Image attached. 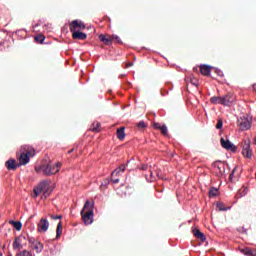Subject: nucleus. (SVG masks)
<instances>
[{
  "mask_svg": "<svg viewBox=\"0 0 256 256\" xmlns=\"http://www.w3.org/2000/svg\"><path fill=\"white\" fill-rule=\"evenodd\" d=\"M85 22L79 20H73L70 23V31H83L85 29Z\"/></svg>",
  "mask_w": 256,
  "mask_h": 256,
  "instance_id": "8",
  "label": "nucleus"
},
{
  "mask_svg": "<svg viewBox=\"0 0 256 256\" xmlns=\"http://www.w3.org/2000/svg\"><path fill=\"white\" fill-rule=\"evenodd\" d=\"M251 123H253V117L248 114H244L237 119V125L240 131H249V129H251Z\"/></svg>",
  "mask_w": 256,
  "mask_h": 256,
  "instance_id": "4",
  "label": "nucleus"
},
{
  "mask_svg": "<svg viewBox=\"0 0 256 256\" xmlns=\"http://www.w3.org/2000/svg\"><path fill=\"white\" fill-rule=\"evenodd\" d=\"M74 149H71L68 151V154L70 155V153H73Z\"/></svg>",
  "mask_w": 256,
  "mask_h": 256,
  "instance_id": "42",
  "label": "nucleus"
},
{
  "mask_svg": "<svg viewBox=\"0 0 256 256\" xmlns=\"http://www.w3.org/2000/svg\"><path fill=\"white\" fill-rule=\"evenodd\" d=\"M126 67H133V63H128Z\"/></svg>",
  "mask_w": 256,
  "mask_h": 256,
  "instance_id": "41",
  "label": "nucleus"
},
{
  "mask_svg": "<svg viewBox=\"0 0 256 256\" xmlns=\"http://www.w3.org/2000/svg\"><path fill=\"white\" fill-rule=\"evenodd\" d=\"M95 131H97V128H94Z\"/></svg>",
  "mask_w": 256,
  "mask_h": 256,
  "instance_id": "46",
  "label": "nucleus"
},
{
  "mask_svg": "<svg viewBox=\"0 0 256 256\" xmlns=\"http://www.w3.org/2000/svg\"><path fill=\"white\" fill-rule=\"evenodd\" d=\"M100 41H102V43H105V45H111V43H113L111 38H107V36L101 34L99 36Z\"/></svg>",
  "mask_w": 256,
  "mask_h": 256,
  "instance_id": "22",
  "label": "nucleus"
},
{
  "mask_svg": "<svg viewBox=\"0 0 256 256\" xmlns=\"http://www.w3.org/2000/svg\"><path fill=\"white\" fill-rule=\"evenodd\" d=\"M220 144L223 149H226V151H231L232 153L237 152V146H235V144H233L231 141L227 139L225 140V138L220 139Z\"/></svg>",
  "mask_w": 256,
  "mask_h": 256,
  "instance_id": "6",
  "label": "nucleus"
},
{
  "mask_svg": "<svg viewBox=\"0 0 256 256\" xmlns=\"http://www.w3.org/2000/svg\"><path fill=\"white\" fill-rule=\"evenodd\" d=\"M23 239H25L24 236L16 237L12 244L13 249H19V247H21V243H23Z\"/></svg>",
  "mask_w": 256,
  "mask_h": 256,
  "instance_id": "19",
  "label": "nucleus"
},
{
  "mask_svg": "<svg viewBox=\"0 0 256 256\" xmlns=\"http://www.w3.org/2000/svg\"><path fill=\"white\" fill-rule=\"evenodd\" d=\"M53 190L49 188V183L41 182L36 188H34V198L37 199L41 193H43L44 199H47Z\"/></svg>",
  "mask_w": 256,
  "mask_h": 256,
  "instance_id": "3",
  "label": "nucleus"
},
{
  "mask_svg": "<svg viewBox=\"0 0 256 256\" xmlns=\"http://www.w3.org/2000/svg\"><path fill=\"white\" fill-rule=\"evenodd\" d=\"M111 181H112L113 185H115V184L119 183V178H113L112 177Z\"/></svg>",
  "mask_w": 256,
  "mask_h": 256,
  "instance_id": "38",
  "label": "nucleus"
},
{
  "mask_svg": "<svg viewBox=\"0 0 256 256\" xmlns=\"http://www.w3.org/2000/svg\"><path fill=\"white\" fill-rule=\"evenodd\" d=\"M50 218L51 219H54V220H56V219H63V215H53V214H50Z\"/></svg>",
  "mask_w": 256,
  "mask_h": 256,
  "instance_id": "36",
  "label": "nucleus"
},
{
  "mask_svg": "<svg viewBox=\"0 0 256 256\" xmlns=\"http://www.w3.org/2000/svg\"><path fill=\"white\" fill-rule=\"evenodd\" d=\"M30 243H32V249H35L36 253H41V251H43V243L39 242V241H31Z\"/></svg>",
  "mask_w": 256,
  "mask_h": 256,
  "instance_id": "17",
  "label": "nucleus"
},
{
  "mask_svg": "<svg viewBox=\"0 0 256 256\" xmlns=\"http://www.w3.org/2000/svg\"><path fill=\"white\" fill-rule=\"evenodd\" d=\"M232 103L233 101L231 100L230 95L221 96V105H223L224 107H231Z\"/></svg>",
  "mask_w": 256,
  "mask_h": 256,
  "instance_id": "15",
  "label": "nucleus"
},
{
  "mask_svg": "<svg viewBox=\"0 0 256 256\" xmlns=\"http://www.w3.org/2000/svg\"><path fill=\"white\" fill-rule=\"evenodd\" d=\"M240 253L245 256H255L256 253L251 250V248H242L240 249Z\"/></svg>",
  "mask_w": 256,
  "mask_h": 256,
  "instance_id": "21",
  "label": "nucleus"
},
{
  "mask_svg": "<svg viewBox=\"0 0 256 256\" xmlns=\"http://www.w3.org/2000/svg\"><path fill=\"white\" fill-rule=\"evenodd\" d=\"M116 134L117 138L123 141V139H125V127L118 128Z\"/></svg>",
  "mask_w": 256,
  "mask_h": 256,
  "instance_id": "20",
  "label": "nucleus"
},
{
  "mask_svg": "<svg viewBox=\"0 0 256 256\" xmlns=\"http://www.w3.org/2000/svg\"><path fill=\"white\" fill-rule=\"evenodd\" d=\"M159 131H161L162 135H164V137H167V125L162 124V127L159 129Z\"/></svg>",
  "mask_w": 256,
  "mask_h": 256,
  "instance_id": "30",
  "label": "nucleus"
},
{
  "mask_svg": "<svg viewBox=\"0 0 256 256\" xmlns=\"http://www.w3.org/2000/svg\"><path fill=\"white\" fill-rule=\"evenodd\" d=\"M10 224L13 225L14 229H16V231H21L23 224L19 221H10Z\"/></svg>",
  "mask_w": 256,
  "mask_h": 256,
  "instance_id": "23",
  "label": "nucleus"
},
{
  "mask_svg": "<svg viewBox=\"0 0 256 256\" xmlns=\"http://www.w3.org/2000/svg\"><path fill=\"white\" fill-rule=\"evenodd\" d=\"M63 233V224L61 222L58 223L57 229H56V239H59Z\"/></svg>",
  "mask_w": 256,
  "mask_h": 256,
  "instance_id": "24",
  "label": "nucleus"
},
{
  "mask_svg": "<svg viewBox=\"0 0 256 256\" xmlns=\"http://www.w3.org/2000/svg\"><path fill=\"white\" fill-rule=\"evenodd\" d=\"M192 85H195L197 87V83L193 82Z\"/></svg>",
  "mask_w": 256,
  "mask_h": 256,
  "instance_id": "43",
  "label": "nucleus"
},
{
  "mask_svg": "<svg viewBox=\"0 0 256 256\" xmlns=\"http://www.w3.org/2000/svg\"><path fill=\"white\" fill-rule=\"evenodd\" d=\"M216 129H223V120L219 119L216 124Z\"/></svg>",
  "mask_w": 256,
  "mask_h": 256,
  "instance_id": "33",
  "label": "nucleus"
},
{
  "mask_svg": "<svg viewBox=\"0 0 256 256\" xmlns=\"http://www.w3.org/2000/svg\"><path fill=\"white\" fill-rule=\"evenodd\" d=\"M216 209H217V211H229V209H231V207H225V204L218 202V203H216Z\"/></svg>",
  "mask_w": 256,
  "mask_h": 256,
  "instance_id": "25",
  "label": "nucleus"
},
{
  "mask_svg": "<svg viewBox=\"0 0 256 256\" xmlns=\"http://www.w3.org/2000/svg\"><path fill=\"white\" fill-rule=\"evenodd\" d=\"M72 33L73 39H77L78 41H85L87 39V34L81 32V30H70Z\"/></svg>",
  "mask_w": 256,
  "mask_h": 256,
  "instance_id": "11",
  "label": "nucleus"
},
{
  "mask_svg": "<svg viewBox=\"0 0 256 256\" xmlns=\"http://www.w3.org/2000/svg\"><path fill=\"white\" fill-rule=\"evenodd\" d=\"M20 256H33L30 251L24 250L20 253Z\"/></svg>",
  "mask_w": 256,
  "mask_h": 256,
  "instance_id": "34",
  "label": "nucleus"
},
{
  "mask_svg": "<svg viewBox=\"0 0 256 256\" xmlns=\"http://www.w3.org/2000/svg\"><path fill=\"white\" fill-rule=\"evenodd\" d=\"M49 229V221L45 218H42L38 223V233H47Z\"/></svg>",
  "mask_w": 256,
  "mask_h": 256,
  "instance_id": "10",
  "label": "nucleus"
},
{
  "mask_svg": "<svg viewBox=\"0 0 256 256\" xmlns=\"http://www.w3.org/2000/svg\"><path fill=\"white\" fill-rule=\"evenodd\" d=\"M5 167L8 169V171H15L17 167H21L20 164H17V161L15 159H9L5 162Z\"/></svg>",
  "mask_w": 256,
  "mask_h": 256,
  "instance_id": "12",
  "label": "nucleus"
},
{
  "mask_svg": "<svg viewBox=\"0 0 256 256\" xmlns=\"http://www.w3.org/2000/svg\"><path fill=\"white\" fill-rule=\"evenodd\" d=\"M131 161H135V158H131L126 162V164H121L118 168H116L112 172V177H115V175L116 177H118V175H121V173H125V170L127 169V167H129V163H131Z\"/></svg>",
  "mask_w": 256,
  "mask_h": 256,
  "instance_id": "7",
  "label": "nucleus"
},
{
  "mask_svg": "<svg viewBox=\"0 0 256 256\" xmlns=\"http://www.w3.org/2000/svg\"><path fill=\"white\" fill-rule=\"evenodd\" d=\"M0 256H3V253L0 252Z\"/></svg>",
  "mask_w": 256,
  "mask_h": 256,
  "instance_id": "45",
  "label": "nucleus"
},
{
  "mask_svg": "<svg viewBox=\"0 0 256 256\" xmlns=\"http://www.w3.org/2000/svg\"><path fill=\"white\" fill-rule=\"evenodd\" d=\"M148 167L149 166L147 164H143L142 167H141V170L142 171H147Z\"/></svg>",
  "mask_w": 256,
  "mask_h": 256,
  "instance_id": "40",
  "label": "nucleus"
},
{
  "mask_svg": "<svg viewBox=\"0 0 256 256\" xmlns=\"http://www.w3.org/2000/svg\"><path fill=\"white\" fill-rule=\"evenodd\" d=\"M34 39L37 43L43 44V41H45V36L43 34H39V35L35 36Z\"/></svg>",
  "mask_w": 256,
  "mask_h": 256,
  "instance_id": "28",
  "label": "nucleus"
},
{
  "mask_svg": "<svg viewBox=\"0 0 256 256\" xmlns=\"http://www.w3.org/2000/svg\"><path fill=\"white\" fill-rule=\"evenodd\" d=\"M210 102L213 105H221V96H213L210 98Z\"/></svg>",
  "mask_w": 256,
  "mask_h": 256,
  "instance_id": "26",
  "label": "nucleus"
},
{
  "mask_svg": "<svg viewBox=\"0 0 256 256\" xmlns=\"http://www.w3.org/2000/svg\"><path fill=\"white\" fill-rule=\"evenodd\" d=\"M213 167L215 169L217 177L225 176V164H223L222 162H214Z\"/></svg>",
  "mask_w": 256,
  "mask_h": 256,
  "instance_id": "9",
  "label": "nucleus"
},
{
  "mask_svg": "<svg viewBox=\"0 0 256 256\" xmlns=\"http://www.w3.org/2000/svg\"><path fill=\"white\" fill-rule=\"evenodd\" d=\"M146 127H147V123H145V121H140L137 123L138 129H145Z\"/></svg>",
  "mask_w": 256,
  "mask_h": 256,
  "instance_id": "31",
  "label": "nucleus"
},
{
  "mask_svg": "<svg viewBox=\"0 0 256 256\" xmlns=\"http://www.w3.org/2000/svg\"><path fill=\"white\" fill-rule=\"evenodd\" d=\"M235 171H237V168H234L230 173V176H229L230 179H233V175H235Z\"/></svg>",
  "mask_w": 256,
  "mask_h": 256,
  "instance_id": "39",
  "label": "nucleus"
},
{
  "mask_svg": "<svg viewBox=\"0 0 256 256\" xmlns=\"http://www.w3.org/2000/svg\"><path fill=\"white\" fill-rule=\"evenodd\" d=\"M242 155L246 159H251L253 157V150H251V141H244V144L242 146Z\"/></svg>",
  "mask_w": 256,
  "mask_h": 256,
  "instance_id": "5",
  "label": "nucleus"
},
{
  "mask_svg": "<svg viewBox=\"0 0 256 256\" xmlns=\"http://www.w3.org/2000/svg\"><path fill=\"white\" fill-rule=\"evenodd\" d=\"M61 169V163L58 162L56 164H42L40 166L35 167L36 173H43V175H46L47 177L51 175H55V173H59V170Z\"/></svg>",
  "mask_w": 256,
  "mask_h": 256,
  "instance_id": "1",
  "label": "nucleus"
},
{
  "mask_svg": "<svg viewBox=\"0 0 256 256\" xmlns=\"http://www.w3.org/2000/svg\"><path fill=\"white\" fill-rule=\"evenodd\" d=\"M85 225H91L94 221V210L91 201L87 200L80 212Z\"/></svg>",
  "mask_w": 256,
  "mask_h": 256,
  "instance_id": "2",
  "label": "nucleus"
},
{
  "mask_svg": "<svg viewBox=\"0 0 256 256\" xmlns=\"http://www.w3.org/2000/svg\"><path fill=\"white\" fill-rule=\"evenodd\" d=\"M8 256H11V254H9Z\"/></svg>",
  "mask_w": 256,
  "mask_h": 256,
  "instance_id": "47",
  "label": "nucleus"
},
{
  "mask_svg": "<svg viewBox=\"0 0 256 256\" xmlns=\"http://www.w3.org/2000/svg\"><path fill=\"white\" fill-rule=\"evenodd\" d=\"M31 161V158L25 154V152H21L20 157H19V165H27Z\"/></svg>",
  "mask_w": 256,
  "mask_h": 256,
  "instance_id": "14",
  "label": "nucleus"
},
{
  "mask_svg": "<svg viewBox=\"0 0 256 256\" xmlns=\"http://www.w3.org/2000/svg\"><path fill=\"white\" fill-rule=\"evenodd\" d=\"M155 179H157V176L153 173V170H150V178L149 176H146V181H148V183H153Z\"/></svg>",
  "mask_w": 256,
  "mask_h": 256,
  "instance_id": "27",
  "label": "nucleus"
},
{
  "mask_svg": "<svg viewBox=\"0 0 256 256\" xmlns=\"http://www.w3.org/2000/svg\"><path fill=\"white\" fill-rule=\"evenodd\" d=\"M193 235H194V237H196V239H199L202 242L207 241V236H205V234L203 232L199 231V229H194Z\"/></svg>",
  "mask_w": 256,
  "mask_h": 256,
  "instance_id": "16",
  "label": "nucleus"
},
{
  "mask_svg": "<svg viewBox=\"0 0 256 256\" xmlns=\"http://www.w3.org/2000/svg\"><path fill=\"white\" fill-rule=\"evenodd\" d=\"M215 73H216V75H218V77H223V70H221V69H218V68H216L215 69Z\"/></svg>",
  "mask_w": 256,
  "mask_h": 256,
  "instance_id": "35",
  "label": "nucleus"
},
{
  "mask_svg": "<svg viewBox=\"0 0 256 256\" xmlns=\"http://www.w3.org/2000/svg\"><path fill=\"white\" fill-rule=\"evenodd\" d=\"M112 41H116V43H119V45H123V41L121 40V38L118 35H112L111 36Z\"/></svg>",
  "mask_w": 256,
  "mask_h": 256,
  "instance_id": "29",
  "label": "nucleus"
},
{
  "mask_svg": "<svg viewBox=\"0 0 256 256\" xmlns=\"http://www.w3.org/2000/svg\"><path fill=\"white\" fill-rule=\"evenodd\" d=\"M200 73L202 75H205V76H209L211 75V66L207 65V64H202L200 66Z\"/></svg>",
  "mask_w": 256,
  "mask_h": 256,
  "instance_id": "18",
  "label": "nucleus"
},
{
  "mask_svg": "<svg viewBox=\"0 0 256 256\" xmlns=\"http://www.w3.org/2000/svg\"><path fill=\"white\" fill-rule=\"evenodd\" d=\"M161 127H163V125H161V123H157V122L154 123V129L160 130Z\"/></svg>",
  "mask_w": 256,
  "mask_h": 256,
  "instance_id": "37",
  "label": "nucleus"
},
{
  "mask_svg": "<svg viewBox=\"0 0 256 256\" xmlns=\"http://www.w3.org/2000/svg\"><path fill=\"white\" fill-rule=\"evenodd\" d=\"M22 150H23V153L28 155L30 158L35 157V155L37 153L35 148H33L32 146H27V145L22 146Z\"/></svg>",
  "mask_w": 256,
  "mask_h": 256,
  "instance_id": "13",
  "label": "nucleus"
},
{
  "mask_svg": "<svg viewBox=\"0 0 256 256\" xmlns=\"http://www.w3.org/2000/svg\"><path fill=\"white\" fill-rule=\"evenodd\" d=\"M101 126V124H97V127H100Z\"/></svg>",
  "mask_w": 256,
  "mask_h": 256,
  "instance_id": "44",
  "label": "nucleus"
},
{
  "mask_svg": "<svg viewBox=\"0 0 256 256\" xmlns=\"http://www.w3.org/2000/svg\"><path fill=\"white\" fill-rule=\"evenodd\" d=\"M10 256H13V255H10Z\"/></svg>",
  "mask_w": 256,
  "mask_h": 256,
  "instance_id": "48",
  "label": "nucleus"
},
{
  "mask_svg": "<svg viewBox=\"0 0 256 256\" xmlns=\"http://www.w3.org/2000/svg\"><path fill=\"white\" fill-rule=\"evenodd\" d=\"M217 188H211L209 191L210 197H217Z\"/></svg>",
  "mask_w": 256,
  "mask_h": 256,
  "instance_id": "32",
  "label": "nucleus"
}]
</instances>
